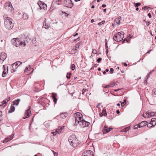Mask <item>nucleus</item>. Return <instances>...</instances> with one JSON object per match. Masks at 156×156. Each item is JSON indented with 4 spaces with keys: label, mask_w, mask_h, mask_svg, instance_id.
<instances>
[{
    "label": "nucleus",
    "mask_w": 156,
    "mask_h": 156,
    "mask_svg": "<svg viewBox=\"0 0 156 156\" xmlns=\"http://www.w3.org/2000/svg\"><path fill=\"white\" fill-rule=\"evenodd\" d=\"M5 27L8 30L12 29L14 26V23H12V19L8 17L3 16Z\"/></svg>",
    "instance_id": "nucleus-1"
},
{
    "label": "nucleus",
    "mask_w": 156,
    "mask_h": 156,
    "mask_svg": "<svg viewBox=\"0 0 156 156\" xmlns=\"http://www.w3.org/2000/svg\"><path fill=\"white\" fill-rule=\"evenodd\" d=\"M68 141L70 145L73 147L77 146L79 144L78 139L74 134L70 135L68 138Z\"/></svg>",
    "instance_id": "nucleus-2"
},
{
    "label": "nucleus",
    "mask_w": 156,
    "mask_h": 156,
    "mask_svg": "<svg viewBox=\"0 0 156 156\" xmlns=\"http://www.w3.org/2000/svg\"><path fill=\"white\" fill-rule=\"evenodd\" d=\"M124 37V34L123 32H119L114 35L113 39L115 41L119 42L122 40Z\"/></svg>",
    "instance_id": "nucleus-3"
},
{
    "label": "nucleus",
    "mask_w": 156,
    "mask_h": 156,
    "mask_svg": "<svg viewBox=\"0 0 156 156\" xmlns=\"http://www.w3.org/2000/svg\"><path fill=\"white\" fill-rule=\"evenodd\" d=\"M83 119L82 115L81 114L78 113H76L75 125L76 126L78 124L80 125V122L82 121Z\"/></svg>",
    "instance_id": "nucleus-4"
},
{
    "label": "nucleus",
    "mask_w": 156,
    "mask_h": 156,
    "mask_svg": "<svg viewBox=\"0 0 156 156\" xmlns=\"http://www.w3.org/2000/svg\"><path fill=\"white\" fill-rule=\"evenodd\" d=\"M63 4L68 8H71L73 6L71 0H63Z\"/></svg>",
    "instance_id": "nucleus-5"
},
{
    "label": "nucleus",
    "mask_w": 156,
    "mask_h": 156,
    "mask_svg": "<svg viewBox=\"0 0 156 156\" xmlns=\"http://www.w3.org/2000/svg\"><path fill=\"white\" fill-rule=\"evenodd\" d=\"M22 64V62H16L15 63L12 64V69L11 70V73L14 72L16 70L15 69H16L20 65Z\"/></svg>",
    "instance_id": "nucleus-6"
},
{
    "label": "nucleus",
    "mask_w": 156,
    "mask_h": 156,
    "mask_svg": "<svg viewBox=\"0 0 156 156\" xmlns=\"http://www.w3.org/2000/svg\"><path fill=\"white\" fill-rule=\"evenodd\" d=\"M83 156H94L93 152L91 150H86L83 152L82 154Z\"/></svg>",
    "instance_id": "nucleus-7"
},
{
    "label": "nucleus",
    "mask_w": 156,
    "mask_h": 156,
    "mask_svg": "<svg viewBox=\"0 0 156 156\" xmlns=\"http://www.w3.org/2000/svg\"><path fill=\"white\" fill-rule=\"evenodd\" d=\"M146 117L149 118L156 115V112H151V111H148L146 113Z\"/></svg>",
    "instance_id": "nucleus-8"
},
{
    "label": "nucleus",
    "mask_w": 156,
    "mask_h": 156,
    "mask_svg": "<svg viewBox=\"0 0 156 156\" xmlns=\"http://www.w3.org/2000/svg\"><path fill=\"white\" fill-rule=\"evenodd\" d=\"M90 124L89 122L87 121H85L83 119L81 122H80V125L82 127H84L87 126Z\"/></svg>",
    "instance_id": "nucleus-9"
},
{
    "label": "nucleus",
    "mask_w": 156,
    "mask_h": 156,
    "mask_svg": "<svg viewBox=\"0 0 156 156\" xmlns=\"http://www.w3.org/2000/svg\"><path fill=\"white\" fill-rule=\"evenodd\" d=\"M2 69L3 71L2 76V77H4L5 76V75L8 72V67L7 66L6 67L5 65H4L3 66Z\"/></svg>",
    "instance_id": "nucleus-10"
},
{
    "label": "nucleus",
    "mask_w": 156,
    "mask_h": 156,
    "mask_svg": "<svg viewBox=\"0 0 156 156\" xmlns=\"http://www.w3.org/2000/svg\"><path fill=\"white\" fill-rule=\"evenodd\" d=\"M7 55L5 53L2 52L0 54V60L3 61L5 59Z\"/></svg>",
    "instance_id": "nucleus-11"
},
{
    "label": "nucleus",
    "mask_w": 156,
    "mask_h": 156,
    "mask_svg": "<svg viewBox=\"0 0 156 156\" xmlns=\"http://www.w3.org/2000/svg\"><path fill=\"white\" fill-rule=\"evenodd\" d=\"M14 136V134H12L9 137H7L5 138L3 140V143H7L9 141L11 140H12L13 138V136Z\"/></svg>",
    "instance_id": "nucleus-12"
},
{
    "label": "nucleus",
    "mask_w": 156,
    "mask_h": 156,
    "mask_svg": "<svg viewBox=\"0 0 156 156\" xmlns=\"http://www.w3.org/2000/svg\"><path fill=\"white\" fill-rule=\"evenodd\" d=\"M51 94V97L53 99V101L55 104H56L57 101V99L56 98V97H57V95L55 93H52Z\"/></svg>",
    "instance_id": "nucleus-13"
},
{
    "label": "nucleus",
    "mask_w": 156,
    "mask_h": 156,
    "mask_svg": "<svg viewBox=\"0 0 156 156\" xmlns=\"http://www.w3.org/2000/svg\"><path fill=\"white\" fill-rule=\"evenodd\" d=\"M111 129H112V128H108L106 126H105L102 130L103 133L104 134H105L109 132L110 131Z\"/></svg>",
    "instance_id": "nucleus-14"
},
{
    "label": "nucleus",
    "mask_w": 156,
    "mask_h": 156,
    "mask_svg": "<svg viewBox=\"0 0 156 156\" xmlns=\"http://www.w3.org/2000/svg\"><path fill=\"white\" fill-rule=\"evenodd\" d=\"M31 113V111L30 109H28L26 112L25 114V117H23V119H25L29 117L30 116V114Z\"/></svg>",
    "instance_id": "nucleus-15"
},
{
    "label": "nucleus",
    "mask_w": 156,
    "mask_h": 156,
    "mask_svg": "<svg viewBox=\"0 0 156 156\" xmlns=\"http://www.w3.org/2000/svg\"><path fill=\"white\" fill-rule=\"evenodd\" d=\"M43 27L46 29L49 28L50 27L49 24L48 23H46V19H44V21Z\"/></svg>",
    "instance_id": "nucleus-16"
},
{
    "label": "nucleus",
    "mask_w": 156,
    "mask_h": 156,
    "mask_svg": "<svg viewBox=\"0 0 156 156\" xmlns=\"http://www.w3.org/2000/svg\"><path fill=\"white\" fill-rule=\"evenodd\" d=\"M148 122L146 121H144L139 123V126L140 127H142L147 125Z\"/></svg>",
    "instance_id": "nucleus-17"
},
{
    "label": "nucleus",
    "mask_w": 156,
    "mask_h": 156,
    "mask_svg": "<svg viewBox=\"0 0 156 156\" xmlns=\"http://www.w3.org/2000/svg\"><path fill=\"white\" fill-rule=\"evenodd\" d=\"M20 99H17L16 100H15L13 102V105H16L17 106L20 102Z\"/></svg>",
    "instance_id": "nucleus-18"
},
{
    "label": "nucleus",
    "mask_w": 156,
    "mask_h": 156,
    "mask_svg": "<svg viewBox=\"0 0 156 156\" xmlns=\"http://www.w3.org/2000/svg\"><path fill=\"white\" fill-rule=\"evenodd\" d=\"M121 19V16H119L115 20V22L118 25L120 24V20Z\"/></svg>",
    "instance_id": "nucleus-19"
},
{
    "label": "nucleus",
    "mask_w": 156,
    "mask_h": 156,
    "mask_svg": "<svg viewBox=\"0 0 156 156\" xmlns=\"http://www.w3.org/2000/svg\"><path fill=\"white\" fill-rule=\"evenodd\" d=\"M67 113L66 112H65L61 113L60 115L61 118L62 119L65 118L67 116Z\"/></svg>",
    "instance_id": "nucleus-20"
},
{
    "label": "nucleus",
    "mask_w": 156,
    "mask_h": 156,
    "mask_svg": "<svg viewBox=\"0 0 156 156\" xmlns=\"http://www.w3.org/2000/svg\"><path fill=\"white\" fill-rule=\"evenodd\" d=\"M151 122H152L153 126H154L156 124V118H153L151 119Z\"/></svg>",
    "instance_id": "nucleus-21"
},
{
    "label": "nucleus",
    "mask_w": 156,
    "mask_h": 156,
    "mask_svg": "<svg viewBox=\"0 0 156 156\" xmlns=\"http://www.w3.org/2000/svg\"><path fill=\"white\" fill-rule=\"evenodd\" d=\"M12 105H12L10 107V110H9L8 111V113H12L15 110V107Z\"/></svg>",
    "instance_id": "nucleus-22"
},
{
    "label": "nucleus",
    "mask_w": 156,
    "mask_h": 156,
    "mask_svg": "<svg viewBox=\"0 0 156 156\" xmlns=\"http://www.w3.org/2000/svg\"><path fill=\"white\" fill-rule=\"evenodd\" d=\"M16 47H17L19 46H20V40L17 38H16Z\"/></svg>",
    "instance_id": "nucleus-23"
},
{
    "label": "nucleus",
    "mask_w": 156,
    "mask_h": 156,
    "mask_svg": "<svg viewBox=\"0 0 156 156\" xmlns=\"http://www.w3.org/2000/svg\"><path fill=\"white\" fill-rule=\"evenodd\" d=\"M16 38H14L12 39L11 40L12 44L13 45H15L16 46Z\"/></svg>",
    "instance_id": "nucleus-24"
},
{
    "label": "nucleus",
    "mask_w": 156,
    "mask_h": 156,
    "mask_svg": "<svg viewBox=\"0 0 156 156\" xmlns=\"http://www.w3.org/2000/svg\"><path fill=\"white\" fill-rule=\"evenodd\" d=\"M63 0H56V4L57 5H59L63 4Z\"/></svg>",
    "instance_id": "nucleus-25"
},
{
    "label": "nucleus",
    "mask_w": 156,
    "mask_h": 156,
    "mask_svg": "<svg viewBox=\"0 0 156 156\" xmlns=\"http://www.w3.org/2000/svg\"><path fill=\"white\" fill-rule=\"evenodd\" d=\"M44 124L46 128H48L49 127L50 124L48 122H44Z\"/></svg>",
    "instance_id": "nucleus-26"
},
{
    "label": "nucleus",
    "mask_w": 156,
    "mask_h": 156,
    "mask_svg": "<svg viewBox=\"0 0 156 156\" xmlns=\"http://www.w3.org/2000/svg\"><path fill=\"white\" fill-rule=\"evenodd\" d=\"M23 18L24 19H27L28 18V16L26 13H24L23 15Z\"/></svg>",
    "instance_id": "nucleus-27"
},
{
    "label": "nucleus",
    "mask_w": 156,
    "mask_h": 156,
    "mask_svg": "<svg viewBox=\"0 0 156 156\" xmlns=\"http://www.w3.org/2000/svg\"><path fill=\"white\" fill-rule=\"evenodd\" d=\"M5 4L6 5V6H8L10 7L11 8L12 7V5L11 3L10 2H6L5 3Z\"/></svg>",
    "instance_id": "nucleus-28"
},
{
    "label": "nucleus",
    "mask_w": 156,
    "mask_h": 156,
    "mask_svg": "<svg viewBox=\"0 0 156 156\" xmlns=\"http://www.w3.org/2000/svg\"><path fill=\"white\" fill-rule=\"evenodd\" d=\"M80 44L78 43L77 44L75 45V49H76V50H77L79 48V47L80 46Z\"/></svg>",
    "instance_id": "nucleus-29"
},
{
    "label": "nucleus",
    "mask_w": 156,
    "mask_h": 156,
    "mask_svg": "<svg viewBox=\"0 0 156 156\" xmlns=\"http://www.w3.org/2000/svg\"><path fill=\"white\" fill-rule=\"evenodd\" d=\"M20 46L24 47L26 45V43L25 42L20 41Z\"/></svg>",
    "instance_id": "nucleus-30"
},
{
    "label": "nucleus",
    "mask_w": 156,
    "mask_h": 156,
    "mask_svg": "<svg viewBox=\"0 0 156 156\" xmlns=\"http://www.w3.org/2000/svg\"><path fill=\"white\" fill-rule=\"evenodd\" d=\"M76 52V49H75L74 48H73L71 51V52L72 54H75Z\"/></svg>",
    "instance_id": "nucleus-31"
},
{
    "label": "nucleus",
    "mask_w": 156,
    "mask_h": 156,
    "mask_svg": "<svg viewBox=\"0 0 156 156\" xmlns=\"http://www.w3.org/2000/svg\"><path fill=\"white\" fill-rule=\"evenodd\" d=\"M102 113L103 114L102 115L105 116L107 115V113L105 109H103L102 111Z\"/></svg>",
    "instance_id": "nucleus-32"
},
{
    "label": "nucleus",
    "mask_w": 156,
    "mask_h": 156,
    "mask_svg": "<svg viewBox=\"0 0 156 156\" xmlns=\"http://www.w3.org/2000/svg\"><path fill=\"white\" fill-rule=\"evenodd\" d=\"M102 87L104 88H109V87H111V85H110V84H109V85H108L106 86H104V85L103 84V85H102Z\"/></svg>",
    "instance_id": "nucleus-33"
},
{
    "label": "nucleus",
    "mask_w": 156,
    "mask_h": 156,
    "mask_svg": "<svg viewBox=\"0 0 156 156\" xmlns=\"http://www.w3.org/2000/svg\"><path fill=\"white\" fill-rule=\"evenodd\" d=\"M63 127H64L63 126L62 127L60 128L59 129H57L56 130V132H57L58 133H60L61 132V131H62V128Z\"/></svg>",
    "instance_id": "nucleus-34"
},
{
    "label": "nucleus",
    "mask_w": 156,
    "mask_h": 156,
    "mask_svg": "<svg viewBox=\"0 0 156 156\" xmlns=\"http://www.w3.org/2000/svg\"><path fill=\"white\" fill-rule=\"evenodd\" d=\"M75 69V66L74 64H72L70 66V69L72 70H74Z\"/></svg>",
    "instance_id": "nucleus-35"
},
{
    "label": "nucleus",
    "mask_w": 156,
    "mask_h": 156,
    "mask_svg": "<svg viewBox=\"0 0 156 156\" xmlns=\"http://www.w3.org/2000/svg\"><path fill=\"white\" fill-rule=\"evenodd\" d=\"M129 127H127L125 128V129H123L122 130V131L123 132H126L129 130Z\"/></svg>",
    "instance_id": "nucleus-36"
},
{
    "label": "nucleus",
    "mask_w": 156,
    "mask_h": 156,
    "mask_svg": "<svg viewBox=\"0 0 156 156\" xmlns=\"http://www.w3.org/2000/svg\"><path fill=\"white\" fill-rule=\"evenodd\" d=\"M126 100L125 99L124 100V101L123 102H122V103H121V106H122V107H123L124 106V105L126 104Z\"/></svg>",
    "instance_id": "nucleus-37"
},
{
    "label": "nucleus",
    "mask_w": 156,
    "mask_h": 156,
    "mask_svg": "<svg viewBox=\"0 0 156 156\" xmlns=\"http://www.w3.org/2000/svg\"><path fill=\"white\" fill-rule=\"evenodd\" d=\"M149 8V7H147V6H145L142 8V10H146Z\"/></svg>",
    "instance_id": "nucleus-38"
},
{
    "label": "nucleus",
    "mask_w": 156,
    "mask_h": 156,
    "mask_svg": "<svg viewBox=\"0 0 156 156\" xmlns=\"http://www.w3.org/2000/svg\"><path fill=\"white\" fill-rule=\"evenodd\" d=\"M135 6L136 8H138L139 6H140L141 5V3H135Z\"/></svg>",
    "instance_id": "nucleus-39"
},
{
    "label": "nucleus",
    "mask_w": 156,
    "mask_h": 156,
    "mask_svg": "<svg viewBox=\"0 0 156 156\" xmlns=\"http://www.w3.org/2000/svg\"><path fill=\"white\" fill-rule=\"evenodd\" d=\"M105 22V21L104 20H103L101 22L99 23H98V25L99 26H101Z\"/></svg>",
    "instance_id": "nucleus-40"
},
{
    "label": "nucleus",
    "mask_w": 156,
    "mask_h": 156,
    "mask_svg": "<svg viewBox=\"0 0 156 156\" xmlns=\"http://www.w3.org/2000/svg\"><path fill=\"white\" fill-rule=\"evenodd\" d=\"M134 127L135 129H137L138 127L140 128V126H139V124H138V125H135L134 126Z\"/></svg>",
    "instance_id": "nucleus-41"
},
{
    "label": "nucleus",
    "mask_w": 156,
    "mask_h": 156,
    "mask_svg": "<svg viewBox=\"0 0 156 156\" xmlns=\"http://www.w3.org/2000/svg\"><path fill=\"white\" fill-rule=\"evenodd\" d=\"M152 94H156V89L155 88L153 89L152 90Z\"/></svg>",
    "instance_id": "nucleus-42"
},
{
    "label": "nucleus",
    "mask_w": 156,
    "mask_h": 156,
    "mask_svg": "<svg viewBox=\"0 0 156 156\" xmlns=\"http://www.w3.org/2000/svg\"><path fill=\"white\" fill-rule=\"evenodd\" d=\"M114 71V69L112 68H111L110 69V73L111 74H112L113 73Z\"/></svg>",
    "instance_id": "nucleus-43"
},
{
    "label": "nucleus",
    "mask_w": 156,
    "mask_h": 156,
    "mask_svg": "<svg viewBox=\"0 0 156 156\" xmlns=\"http://www.w3.org/2000/svg\"><path fill=\"white\" fill-rule=\"evenodd\" d=\"M2 104H3V105H4V104H5V106L6 105V100H4V101H3L2 102Z\"/></svg>",
    "instance_id": "nucleus-44"
},
{
    "label": "nucleus",
    "mask_w": 156,
    "mask_h": 156,
    "mask_svg": "<svg viewBox=\"0 0 156 156\" xmlns=\"http://www.w3.org/2000/svg\"><path fill=\"white\" fill-rule=\"evenodd\" d=\"M92 53H93V54H96L97 53V51L95 49L93 50V51H92Z\"/></svg>",
    "instance_id": "nucleus-45"
},
{
    "label": "nucleus",
    "mask_w": 156,
    "mask_h": 156,
    "mask_svg": "<svg viewBox=\"0 0 156 156\" xmlns=\"http://www.w3.org/2000/svg\"><path fill=\"white\" fill-rule=\"evenodd\" d=\"M68 73H67V75H66V77L68 79H70V75H71V73H70L69 74V76H68Z\"/></svg>",
    "instance_id": "nucleus-46"
},
{
    "label": "nucleus",
    "mask_w": 156,
    "mask_h": 156,
    "mask_svg": "<svg viewBox=\"0 0 156 156\" xmlns=\"http://www.w3.org/2000/svg\"><path fill=\"white\" fill-rule=\"evenodd\" d=\"M5 100H6V102L7 103V102L10 100V97H9L7 99H5Z\"/></svg>",
    "instance_id": "nucleus-47"
},
{
    "label": "nucleus",
    "mask_w": 156,
    "mask_h": 156,
    "mask_svg": "<svg viewBox=\"0 0 156 156\" xmlns=\"http://www.w3.org/2000/svg\"><path fill=\"white\" fill-rule=\"evenodd\" d=\"M52 151L53 152L54 154V156H58V154L57 153H56L54 151Z\"/></svg>",
    "instance_id": "nucleus-48"
},
{
    "label": "nucleus",
    "mask_w": 156,
    "mask_h": 156,
    "mask_svg": "<svg viewBox=\"0 0 156 156\" xmlns=\"http://www.w3.org/2000/svg\"><path fill=\"white\" fill-rule=\"evenodd\" d=\"M152 73V72L151 71L147 75V78H148L150 77V75Z\"/></svg>",
    "instance_id": "nucleus-49"
},
{
    "label": "nucleus",
    "mask_w": 156,
    "mask_h": 156,
    "mask_svg": "<svg viewBox=\"0 0 156 156\" xmlns=\"http://www.w3.org/2000/svg\"><path fill=\"white\" fill-rule=\"evenodd\" d=\"M80 37H79L77 38L74 39V41H78L80 40Z\"/></svg>",
    "instance_id": "nucleus-50"
},
{
    "label": "nucleus",
    "mask_w": 156,
    "mask_h": 156,
    "mask_svg": "<svg viewBox=\"0 0 156 156\" xmlns=\"http://www.w3.org/2000/svg\"><path fill=\"white\" fill-rule=\"evenodd\" d=\"M43 7H42V6H40V5H39L40 8H41L42 9V8H44L45 7H44V6H46V4H43Z\"/></svg>",
    "instance_id": "nucleus-51"
},
{
    "label": "nucleus",
    "mask_w": 156,
    "mask_h": 156,
    "mask_svg": "<svg viewBox=\"0 0 156 156\" xmlns=\"http://www.w3.org/2000/svg\"><path fill=\"white\" fill-rule=\"evenodd\" d=\"M110 84V85H111V87H112L115 85V84L114 83H111Z\"/></svg>",
    "instance_id": "nucleus-52"
},
{
    "label": "nucleus",
    "mask_w": 156,
    "mask_h": 156,
    "mask_svg": "<svg viewBox=\"0 0 156 156\" xmlns=\"http://www.w3.org/2000/svg\"><path fill=\"white\" fill-rule=\"evenodd\" d=\"M29 67H26L25 68V69L24 70V72H26L27 71V70L28 69Z\"/></svg>",
    "instance_id": "nucleus-53"
},
{
    "label": "nucleus",
    "mask_w": 156,
    "mask_h": 156,
    "mask_svg": "<svg viewBox=\"0 0 156 156\" xmlns=\"http://www.w3.org/2000/svg\"><path fill=\"white\" fill-rule=\"evenodd\" d=\"M86 91V89H83L82 91V94H84V92Z\"/></svg>",
    "instance_id": "nucleus-54"
},
{
    "label": "nucleus",
    "mask_w": 156,
    "mask_h": 156,
    "mask_svg": "<svg viewBox=\"0 0 156 156\" xmlns=\"http://www.w3.org/2000/svg\"><path fill=\"white\" fill-rule=\"evenodd\" d=\"M101 58H98L97 59V62H99L101 60Z\"/></svg>",
    "instance_id": "nucleus-55"
},
{
    "label": "nucleus",
    "mask_w": 156,
    "mask_h": 156,
    "mask_svg": "<svg viewBox=\"0 0 156 156\" xmlns=\"http://www.w3.org/2000/svg\"><path fill=\"white\" fill-rule=\"evenodd\" d=\"M147 127H153V126H152V125L151 126V125L149 124H148V123H147Z\"/></svg>",
    "instance_id": "nucleus-56"
},
{
    "label": "nucleus",
    "mask_w": 156,
    "mask_h": 156,
    "mask_svg": "<svg viewBox=\"0 0 156 156\" xmlns=\"http://www.w3.org/2000/svg\"><path fill=\"white\" fill-rule=\"evenodd\" d=\"M1 106H2L3 108H4L5 107V105H3L2 104H0V107Z\"/></svg>",
    "instance_id": "nucleus-57"
},
{
    "label": "nucleus",
    "mask_w": 156,
    "mask_h": 156,
    "mask_svg": "<svg viewBox=\"0 0 156 156\" xmlns=\"http://www.w3.org/2000/svg\"><path fill=\"white\" fill-rule=\"evenodd\" d=\"M148 16L149 17V18H151V14L150 13H149L148 14Z\"/></svg>",
    "instance_id": "nucleus-58"
},
{
    "label": "nucleus",
    "mask_w": 156,
    "mask_h": 156,
    "mask_svg": "<svg viewBox=\"0 0 156 156\" xmlns=\"http://www.w3.org/2000/svg\"><path fill=\"white\" fill-rule=\"evenodd\" d=\"M57 132H56H56H53V133L54 135H55L57 134Z\"/></svg>",
    "instance_id": "nucleus-59"
},
{
    "label": "nucleus",
    "mask_w": 156,
    "mask_h": 156,
    "mask_svg": "<svg viewBox=\"0 0 156 156\" xmlns=\"http://www.w3.org/2000/svg\"><path fill=\"white\" fill-rule=\"evenodd\" d=\"M78 35V33H75V34H74L73 35V36L74 37H75L77 35Z\"/></svg>",
    "instance_id": "nucleus-60"
},
{
    "label": "nucleus",
    "mask_w": 156,
    "mask_h": 156,
    "mask_svg": "<svg viewBox=\"0 0 156 156\" xmlns=\"http://www.w3.org/2000/svg\"><path fill=\"white\" fill-rule=\"evenodd\" d=\"M123 64L125 66H127V64L126 63L124 62Z\"/></svg>",
    "instance_id": "nucleus-61"
},
{
    "label": "nucleus",
    "mask_w": 156,
    "mask_h": 156,
    "mask_svg": "<svg viewBox=\"0 0 156 156\" xmlns=\"http://www.w3.org/2000/svg\"><path fill=\"white\" fill-rule=\"evenodd\" d=\"M116 113L117 114H119L120 113V111L119 110H117L116 111Z\"/></svg>",
    "instance_id": "nucleus-62"
},
{
    "label": "nucleus",
    "mask_w": 156,
    "mask_h": 156,
    "mask_svg": "<svg viewBox=\"0 0 156 156\" xmlns=\"http://www.w3.org/2000/svg\"><path fill=\"white\" fill-rule=\"evenodd\" d=\"M105 48L106 49H107V48H108V47L107 45V44H105Z\"/></svg>",
    "instance_id": "nucleus-63"
},
{
    "label": "nucleus",
    "mask_w": 156,
    "mask_h": 156,
    "mask_svg": "<svg viewBox=\"0 0 156 156\" xmlns=\"http://www.w3.org/2000/svg\"><path fill=\"white\" fill-rule=\"evenodd\" d=\"M106 6V5L105 4H103L102 5V7H105Z\"/></svg>",
    "instance_id": "nucleus-64"
}]
</instances>
